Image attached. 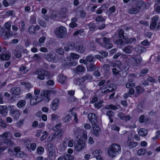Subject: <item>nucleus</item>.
I'll return each mask as SVG.
<instances>
[{
    "instance_id": "f257e3e1",
    "label": "nucleus",
    "mask_w": 160,
    "mask_h": 160,
    "mask_svg": "<svg viewBox=\"0 0 160 160\" xmlns=\"http://www.w3.org/2000/svg\"><path fill=\"white\" fill-rule=\"evenodd\" d=\"M40 91L38 89H35L34 91V93L35 95L31 99L30 103L31 105H35L42 100H44L45 102H48L50 99L49 98L50 93L48 91H42L41 94L38 95Z\"/></svg>"
},
{
    "instance_id": "f03ea898",
    "label": "nucleus",
    "mask_w": 160,
    "mask_h": 160,
    "mask_svg": "<svg viewBox=\"0 0 160 160\" xmlns=\"http://www.w3.org/2000/svg\"><path fill=\"white\" fill-rule=\"evenodd\" d=\"M121 151L120 146L114 143L111 145L108 149V154L112 158L115 157Z\"/></svg>"
},
{
    "instance_id": "7ed1b4c3",
    "label": "nucleus",
    "mask_w": 160,
    "mask_h": 160,
    "mask_svg": "<svg viewBox=\"0 0 160 160\" xmlns=\"http://www.w3.org/2000/svg\"><path fill=\"white\" fill-rule=\"evenodd\" d=\"M54 33L57 38H63L66 36L67 31L65 27L61 26L55 28Z\"/></svg>"
},
{
    "instance_id": "20e7f679",
    "label": "nucleus",
    "mask_w": 160,
    "mask_h": 160,
    "mask_svg": "<svg viewBox=\"0 0 160 160\" xmlns=\"http://www.w3.org/2000/svg\"><path fill=\"white\" fill-rule=\"evenodd\" d=\"M142 59L139 55H136L134 57H131L129 59V62L133 67L138 66L141 63Z\"/></svg>"
},
{
    "instance_id": "39448f33",
    "label": "nucleus",
    "mask_w": 160,
    "mask_h": 160,
    "mask_svg": "<svg viewBox=\"0 0 160 160\" xmlns=\"http://www.w3.org/2000/svg\"><path fill=\"white\" fill-rule=\"evenodd\" d=\"M36 74L37 75L38 78L43 80L45 79V76H48L50 75V73L47 70L38 69L36 71Z\"/></svg>"
},
{
    "instance_id": "423d86ee",
    "label": "nucleus",
    "mask_w": 160,
    "mask_h": 160,
    "mask_svg": "<svg viewBox=\"0 0 160 160\" xmlns=\"http://www.w3.org/2000/svg\"><path fill=\"white\" fill-rule=\"evenodd\" d=\"M143 2L141 1H138L136 5L132 7L131 8L128 9V12L130 14H135L138 12L140 9L142 5Z\"/></svg>"
},
{
    "instance_id": "0eeeda50",
    "label": "nucleus",
    "mask_w": 160,
    "mask_h": 160,
    "mask_svg": "<svg viewBox=\"0 0 160 160\" xmlns=\"http://www.w3.org/2000/svg\"><path fill=\"white\" fill-rule=\"evenodd\" d=\"M88 119L92 124V127H94L98 123V117L93 113H90L88 115Z\"/></svg>"
},
{
    "instance_id": "6e6552de",
    "label": "nucleus",
    "mask_w": 160,
    "mask_h": 160,
    "mask_svg": "<svg viewBox=\"0 0 160 160\" xmlns=\"http://www.w3.org/2000/svg\"><path fill=\"white\" fill-rule=\"evenodd\" d=\"M85 145V142L81 139H79L74 143L75 148L78 151H79L83 149Z\"/></svg>"
},
{
    "instance_id": "1a4fd4ad",
    "label": "nucleus",
    "mask_w": 160,
    "mask_h": 160,
    "mask_svg": "<svg viewBox=\"0 0 160 160\" xmlns=\"http://www.w3.org/2000/svg\"><path fill=\"white\" fill-rule=\"evenodd\" d=\"M111 39L106 37L103 38V46L106 48L110 49L112 47V45L111 43Z\"/></svg>"
},
{
    "instance_id": "9d476101",
    "label": "nucleus",
    "mask_w": 160,
    "mask_h": 160,
    "mask_svg": "<svg viewBox=\"0 0 160 160\" xmlns=\"http://www.w3.org/2000/svg\"><path fill=\"white\" fill-rule=\"evenodd\" d=\"M20 113L19 110L18 109L11 108L10 111V114L14 119L16 120L19 118Z\"/></svg>"
},
{
    "instance_id": "9b49d317",
    "label": "nucleus",
    "mask_w": 160,
    "mask_h": 160,
    "mask_svg": "<svg viewBox=\"0 0 160 160\" xmlns=\"http://www.w3.org/2000/svg\"><path fill=\"white\" fill-rule=\"evenodd\" d=\"M99 53L102 55H96L95 56L96 58L98 59L100 61L103 62L104 61V58H106L108 55L107 52L101 50L99 51Z\"/></svg>"
},
{
    "instance_id": "f8f14e48",
    "label": "nucleus",
    "mask_w": 160,
    "mask_h": 160,
    "mask_svg": "<svg viewBox=\"0 0 160 160\" xmlns=\"http://www.w3.org/2000/svg\"><path fill=\"white\" fill-rule=\"evenodd\" d=\"M81 78H76L73 80L74 83L76 85H78L81 89L84 92L86 89V86L84 84L82 83V81H80Z\"/></svg>"
},
{
    "instance_id": "ddd939ff",
    "label": "nucleus",
    "mask_w": 160,
    "mask_h": 160,
    "mask_svg": "<svg viewBox=\"0 0 160 160\" xmlns=\"http://www.w3.org/2000/svg\"><path fill=\"white\" fill-rule=\"evenodd\" d=\"M158 20L159 17L157 15L155 16L152 18V22L150 26L151 29L153 30L156 27Z\"/></svg>"
},
{
    "instance_id": "4468645a",
    "label": "nucleus",
    "mask_w": 160,
    "mask_h": 160,
    "mask_svg": "<svg viewBox=\"0 0 160 160\" xmlns=\"http://www.w3.org/2000/svg\"><path fill=\"white\" fill-rule=\"evenodd\" d=\"M22 51V48H19L13 50L12 52L17 58H20L22 56L21 53Z\"/></svg>"
},
{
    "instance_id": "2eb2a0df",
    "label": "nucleus",
    "mask_w": 160,
    "mask_h": 160,
    "mask_svg": "<svg viewBox=\"0 0 160 160\" xmlns=\"http://www.w3.org/2000/svg\"><path fill=\"white\" fill-rule=\"evenodd\" d=\"M59 99L58 98H55L53 100L50 105V107L52 110H55L58 108Z\"/></svg>"
},
{
    "instance_id": "dca6fc26",
    "label": "nucleus",
    "mask_w": 160,
    "mask_h": 160,
    "mask_svg": "<svg viewBox=\"0 0 160 160\" xmlns=\"http://www.w3.org/2000/svg\"><path fill=\"white\" fill-rule=\"evenodd\" d=\"M85 45L82 44L78 45L75 46V50L77 52L79 53H83L85 49Z\"/></svg>"
},
{
    "instance_id": "f3484780",
    "label": "nucleus",
    "mask_w": 160,
    "mask_h": 160,
    "mask_svg": "<svg viewBox=\"0 0 160 160\" xmlns=\"http://www.w3.org/2000/svg\"><path fill=\"white\" fill-rule=\"evenodd\" d=\"M91 130L92 134L96 136H98L100 132V128L97 124L94 127H92Z\"/></svg>"
},
{
    "instance_id": "a211bd4d",
    "label": "nucleus",
    "mask_w": 160,
    "mask_h": 160,
    "mask_svg": "<svg viewBox=\"0 0 160 160\" xmlns=\"http://www.w3.org/2000/svg\"><path fill=\"white\" fill-rule=\"evenodd\" d=\"M135 82L133 79L131 77H129V79L126 86L127 88L134 87L135 86Z\"/></svg>"
},
{
    "instance_id": "6ab92c4d",
    "label": "nucleus",
    "mask_w": 160,
    "mask_h": 160,
    "mask_svg": "<svg viewBox=\"0 0 160 160\" xmlns=\"http://www.w3.org/2000/svg\"><path fill=\"white\" fill-rule=\"evenodd\" d=\"M0 113L3 117H5L7 115V108L6 106H0Z\"/></svg>"
},
{
    "instance_id": "aec40b11",
    "label": "nucleus",
    "mask_w": 160,
    "mask_h": 160,
    "mask_svg": "<svg viewBox=\"0 0 160 160\" xmlns=\"http://www.w3.org/2000/svg\"><path fill=\"white\" fill-rule=\"evenodd\" d=\"M40 28V27L38 25L35 26L31 25L29 28L28 31L30 33H35L36 31L39 30Z\"/></svg>"
},
{
    "instance_id": "412c9836",
    "label": "nucleus",
    "mask_w": 160,
    "mask_h": 160,
    "mask_svg": "<svg viewBox=\"0 0 160 160\" xmlns=\"http://www.w3.org/2000/svg\"><path fill=\"white\" fill-rule=\"evenodd\" d=\"M20 90L18 87L12 88L10 90V92L13 95H18L20 94Z\"/></svg>"
},
{
    "instance_id": "4be33fe9",
    "label": "nucleus",
    "mask_w": 160,
    "mask_h": 160,
    "mask_svg": "<svg viewBox=\"0 0 160 160\" xmlns=\"http://www.w3.org/2000/svg\"><path fill=\"white\" fill-rule=\"evenodd\" d=\"M2 31H1L2 32V34H1V35L2 36V35L4 36L6 38H8L10 37V36H12V33L10 30H8V31H7L2 29Z\"/></svg>"
},
{
    "instance_id": "5701e85b",
    "label": "nucleus",
    "mask_w": 160,
    "mask_h": 160,
    "mask_svg": "<svg viewBox=\"0 0 160 160\" xmlns=\"http://www.w3.org/2000/svg\"><path fill=\"white\" fill-rule=\"evenodd\" d=\"M9 137L11 139L15 140V138L13 137L12 133L10 131H8L3 133L1 135V137L2 138H8V137Z\"/></svg>"
},
{
    "instance_id": "b1692460",
    "label": "nucleus",
    "mask_w": 160,
    "mask_h": 160,
    "mask_svg": "<svg viewBox=\"0 0 160 160\" xmlns=\"http://www.w3.org/2000/svg\"><path fill=\"white\" fill-rule=\"evenodd\" d=\"M132 47L130 45H128L124 47L122 49V51L126 53L130 54L132 53Z\"/></svg>"
},
{
    "instance_id": "393cba45",
    "label": "nucleus",
    "mask_w": 160,
    "mask_h": 160,
    "mask_svg": "<svg viewBox=\"0 0 160 160\" xmlns=\"http://www.w3.org/2000/svg\"><path fill=\"white\" fill-rule=\"evenodd\" d=\"M146 49L143 46L137 45L135 49V50L138 53H141L145 51Z\"/></svg>"
},
{
    "instance_id": "a878e982",
    "label": "nucleus",
    "mask_w": 160,
    "mask_h": 160,
    "mask_svg": "<svg viewBox=\"0 0 160 160\" xmlns=\"http://www.w3.org/2000/svg\"><path fill=\"white\" fill-rule=\"evenodd\" d=\"M92 79V76L89 74H86L83 77L81 78L80 81H82V83L84 84V82L86 80L90 81Z\"/></svg>"
},
{
    "instance_id": "bb28decb",
    "label": "nucleus",
    "mask_w": 160,
    "mask_h": 160,
    "mask_svg": "<svg viewBox=\"0 0 160 160\" xmlns=\"http://www.w3.org/2000/svg\"><path fill=\"white\" fill-rule=\"evenodd\" d=\"M66 77L62 74H60L58 76V81L59 82L63 84L66 82Z\"/></svg>"
},
{
    "instance_id": "cd10ccee",
    "label": "nucleus",
    "mask_w": 160,
    "mask_h": 160,
    "mask_svg": "<svg viewBox=\"0 0 160 160\" xmlns=\"http://www.w3.org/2000/svg\"><path fill=\"white\" fill-rule=\"evenodd\" d=\"M5 143L9 146H13L15 145V143L9 138H5L4 139Z\"/></svg>"
},
{
    "instance_id": "c85d7f7f",
    "label": "nucleus",
    "mask_w": 160,
    "mask_h": 160,
    "mask_svg": "<svg viewBox=\"0 0 160 160\" xmlns=\"http://www.w3.org/2000/svg\"><path fill=\"white\" fill-rule=\"evenodd\" d=\"M110 87H112V88L111 90H109L108 89L106 90H104L103 91V90H102V92L104 93H107L115 90L116 88V86L115 84L113 83L110 84Z\"/></svg>"
},
{
    "instance_id": "c756f323",
    "label": "nucleus",
    "mask_w": 160,
    "mask_h": 160,
    "mask_svg": "<svg viewBox=\"0 0 160 160\" xmlns=\"http://www.w3.org/2000/svg\"><path fill=\"white\" fill-rule=\"evenodd\" d=\"M138 143L136 142L128 140L127 142V146L130 148H132L136 146Z\"/></svg>"
},
{
    "instance_id": "7c9ffc66",
    "label": "nucleus",
    "mask_w": 160,
    "mask_h": 160,
    "mask_svg": "<svg viewBox=\"0 0 160 160\" xmlns=\"http://www.w3.org/2000/svg\"><path fill=\"white\" fill-rule=\"evenodd\" d=\"M118 34L120 38H122L124 39H126V38L124 36V32L123 30L119 28L118 30Z\"/></svg>"
},
{
    "instance_id": "2f4dec72",
    "label": "nucleus",
    "mask_w": 160,
    "mask_h": 160,
    "mask_svg": "<svg viewBox=\"0 0 160 160\" xmlns=\"http://www.w3.org/2000/svg\"><path fill=\"white\" fill-rule=\"evenodd\" d=\"M139 134L142 136H145L148 134V131L145 128H141L138 131Z\"/></svg>"
},
{
    "instance_id": "473e14b6",
    "label": "nucleus",
    "mask_w": 160,
    "mask_h": 160,
    "mask_svg": "<svg viewBox=\"0 0 160 160\" xmlns=\"http://www.w3.org/2000/svg\"><path fill=\"white\" fill-rule=\"evenodd\" d=\"M45 57L46 59L50 61H54L53 58H54L53 55L51 53H48L45 54Z\"/></svg>"
},
{
    "instance_id": "72a5a7b5",
    "label": "nucleus",
    "mask_w": 160,
    "mask_h": 160,
    "mask_svg": "<svg viewBox=\"0 0 160 160\" xmlns=\"http://www.w3.org/2000/svg\"><path fill=\"white\" fill-rule=\"evenodd\" d=\"M63 133V132L61 129H59L58 130L56 131L54 134L57 138H59L62 136Z\"/></svg>"
},
{
    "instance_id": "f704fd0d",
    "label": "nucleus",
    "mask_w": 160,
    "mask_h": 160,
    "mask_svg": "<svg viewBox=\"0 0 160 160\" xmlns=\"http://www.w3.org/2000/svg\"><path fill=\"white\" fill-rule=\"evenodd\" d=\"M84 29L82 28L78 29L76 31L73 33L74 36H77L79 35L80 36H82L83 35Z\"/></svg>"
},
{
    "instance_id": "c9c22d12",
    "label": "nucleus",
    "mask_w": 160,
    "mask_h": 160,
    "mask_svg": "<svg viewBox=\"0 0 160 160\" xmlns=\"http://www.w3.org/2000/svg\"><path fill=\"white\" fill-rule=\"evenodd\" d=\"M48 158L49 160H55V152H48Z\"/></svg>"
},
{
    "instance_id": "e433bc0d",
    "label": "nucleus",
    "mask_w": 160,
    "mask_h": 160,
    "mask_svg": "<svg viewBox=\"0 0 160 160\" xmlns=\"http://www.w3.org/2000/svg\"><path fill=\"white\" fill-rule=\"evenodd\" d=\"M10 58V56L7 54H0V59L2 60H8Z\"/></svg>"
},
{
    "instance_id": "4c0bfd02",
    "label": "nucleus",
    "mask_w": 160,
    "mask_h": 160,
    "mask_svg": "<svg viewBox=\"0 0 160 160\" xmlns=\"http://www.w3.org/2000/svg\"><path fill=\"white\" fill-rule=\"evenodd\" d=\"M85 70V68L81 65L78 66L76 68V71L77 72H84Z\"/></svg>"
},
{
    "instance_id": "58836bf2",
    "label": "nucleus",
    "mask_w": 160,
    "mask_h": 160,
    "mask_svg": "<svg viewBox=\"0 0 160 160\" xmlns=\"http://www.w3.org/2000/svg\"><path fill=\"white\" fill-rule=\"evenodd\" d=\"M26 102L25 100H21L17 103V107L19 108H20L23 107H24L26 105Z\"/></svg>"
},
{
    "instance_id": "ea45409f",
    "label": "nucleus",
    "mask_w": 160,
    "mask_h": 160,
    "mask_svg": "<svg viewBox=\"0 0 160 160\" xmlns=\"http://www.w3.org/2000/svg\"><path fill=\"white\" fill-rule=\"evenodd\" d=\"M125 40L126 41L125 42L127 44H131L136 41V39L134 38H129L128 39L126 38V39Z\"/></svg>"
},
{
    "instance_id": "a19ab883",
    "label": "nucleus",
    "mask_w": 160,
    "mask_h": 160,
    "mask_svg": "<svg viewBox=\"0 0 160 160\" xmlns=\"http://www.w3.org/2000/svg\"><path fill=\"white\" fill-rule=\"evenodd\" d=\"M86 59L87 62H90L94 61L95 59L94 57L92 55H89L86 57Z\"/></svg>"
},
{
    "instance_id": "79ce46f5",
    "label": "nucleus",
    "mask_w": 160,
    "mask_h": 160,
    "mask_svg": "<svg viewBox=\"0 0 160 160\" xmlns=\"http://www.w3.org/2000/svg\"><path fill=\"white\" fill-rule=\"evenodd\" d=\"M103 102V101L101 100L98 102L95 103L94 104V106L96 108L99 109L102 107V103Z\"/></svg>"
},
{
    "instance_id": "37998d69",
    "label": "nucleus",
    "mask_w": 160,
    "mask_h": 160,
    "mask_svg": "<svg viewBox=\"0 0 160 160\" xmlns=\"http://www.w3.org/2000/svg\"><path fill=\"white\" fill-rule=\"evenodd\" d=\"M26 69V67L25 66H22L20 68L19 71L21 72L22 75L24 74L27 72Z\"/></svg>"
},
{
    "instance_id": "c03bdc74",
    "label": "nucleus",
    "mask_w": 160,
    "mask_h": 160,
    "mask_svg": "<svg viewBox=\"0 0 160 160\" xmlns=\"http://www.w3.org/2000/svg\"><path fill=\"white\" fill-rule=\"evenodd\" d=\"M143 108V106L142 103H140L139 104L137 107V111L139 113L142 112V109Z\"/></svg>"
},
{
    "instance_id": "a18cd8bd",
    "label": "nucleus",
    "mask_w": 160,
    "mask_h": 160,
    "mask_svg": "<svg viewBox=\"0 0 160 160\" xmlns=\"http://www.w3.org/2000/svg\"><path fill=\"white\" fill-rule=\"evenodd\" d=\"M48 152H55V148L52 144H48Z\"/></svg>"
},
{
    "instance_id": "49530a36",
    "label": "nucleus",
    "mask_w": 160,
    "mask_h": 160,
    "mask_svg": "<svg viewBox=\"0 0 160 160\" xmlns=\"http://www.w3.org/2000/svg\"><path fill=\"white\" fill-rule=\"evenodd\" d=\"M146 152V150L144 148L139 149L138 151V153L139 155H144Z\"/></svg>"
},
{
    "instance_id": "de8ad7c7",
    "label": "nucleus",
    "mask_w": 160,
    "mask_h": 160,
    "mask_svg": "<svg viewBox=\"0 0 160 160\" xmlns=\"http://www.w3.org/2000/svg\"><path fill=\"white\" fill-rule=\"evenodd\" d=\"M44 148L42 147H39L37 149V152L39 154H41L44 152Z\"/></svg>"
},
{
    "instance_id": "09e8293b",
    "label": "nucleus",
    "mask_w": 160,
    "mask_h": 160,
    "mask_svg": "<svg viewBox=\"0 0 160 160\" xmlns=\"http://www.w3.org/2000/svg\"><path fill=\"white\" fill-rule=\"evenodd\" d=\"M112 72L113 75L116 76L119 74L120 71L116 68H112Z\"/></svg>"
},
{
    "instance_id": "8fccbe9b",
    "label": "nucleus",
    "mask_w": 160,
    "mask_h": 160,
    "mask_svg": "<svg viewBox=\"0 0 160 160\" xmlns=\"http://www.w3.org/2000/svg\"><path fill=\"white\" fill-rule=\"evenodd\" d=\"M106 108L107 109H111L112 110H116L118 108V107L114 106L113 104H110L108 105H107L106 106Z\"/></svg>"
},
{
    "instance_id": "3c124183",
    "label": "nucleus",
    "mask_w": 160,
    "mask_h": 160,
    "mask_svg": "<svg viewBox=\"0 0 160 160\" xmlns=\"http://www.w3.org/2000/svg\"><path fill=\"white\" fill-rule=\"evenodd\" d=\"M22 136L21 133L19 132H18L16 130H15L13 133V136L15 138H20Z\"/></svg>"
},
{
    "instance_id": "603ef678",
    "label": "nucleus",
    "mask_w": 160,
    "mask_h": 160,
    "mask_svg": "<svg viewBox=\"0 0 160 160\" xmlns=\"http://www.w3.org/2000/svg\"><path fill=\"white\" fill-rule=\"evenodd\" d=\"M124 43H125V42H124L121 38L117 40L116 41V44L120 46L123 45Z\"/></svg>"
},
{
    "instance_id": "864d4df0",
    "label": "nucleus",
    "mask_w": 160,
    "mask_h": 160,
    "mask_svg": "<svg viewBox=\"0 0 160 160\" xmlns=\"http://www.w3.org/2000/svg\"><path fill=\"white\" fill-rule=\"evenodd\" d=\"M38 23L42 27L45 28L46 26V23L43 20H39L38 21Z\"/></svg>"
},
{
    "instance_id": "5fc2aeb1",
    "label": "nucleus",
    "mask_w": 160,
    "mask_h": 160,
    "mask_svg": "<svg viewBox=\"0 0 160 160\" xmlns=\"http://www.w3.org/2000/svg\"><path fill=\"white\" fill-rule=\"evenodd\" d=\"M136 92L138 93H142L144 91L143 89L139 86H138L136 87Z\"/></svg>"
},
{
    "instance_id": "6e6d98bb",
    "label": "nucleus",
    "mask_w": 160,
    "mask_h": 160,
    "mask_svg": "<svg viewBox=\"0 0 160 160\" xmlns=\"http://www.w3.org/2000/svg\"><path fill=\"white\" fill-rule=\"evenodd\" d=\"M106 115L108 116L109 118V117L112 118L114 117L115 115V113L114 112L108 110L107 112Z\"/></svg>"
},
{
    "instance_id": "4d7b16f0",
    "label": "nucleus",
    "mask_w": 160,
    "mask_h": 160,
    "mask_svg": "<svg viewBox=\"0 0 160 160\" xmlns=\"http://www.w3.org/2000/svg\"><path fill=\"white\" fill-rule=\"evenodd\" d=\"M96 64L94 63H90L88 67L89 71H91L95 69Z\"/></svg>"
},
{
    "instance_id": "13d9d810",
    "label": "nucleus",
    "mask_w": 160,
    "mask_h": 160,
    "mask_svg": "<svg viewBox=\"0 0 160 160\" xmlns=\"http://www.w3.org/2000/svg\"><path fill=\"white\" fill-rule=\"evenodd\" d=\"M64 160H73V158L70 155L66 154L63 156Z\"/></svg>"
},
{
    "instance_id": "bf43d9fd",
    "label": "nucleus",
    "mask_w": 160,
    "mask_h": 160,
    "mask_svg": "<svg viewBox=\"0 0 160 160\" xmlns=\"http://www.w3.org/2000/svg\"><path fill=\"white\" fill-rule=\"evenodd\" d=\"M70 55V57L73 59H78L79 57V55L78 54L75 53H71Z\"/></svg>"
},
{
    "instance_id": "052dcab7",
    "label": "nucleus",
    "mask_w": 160,
    "mask_h": 160,
    "mask_svg": "<svg viewBox=\"0 0 160 160\" xmlns=\"http://www.w3.org/2000/svg\"><path fill=\"white\" fill-rule=\"evenodd\" d=\"M148 69H143L141 70L140 75L141 76H144L145 74L148 73Z\"/></svg>"
},
{
    "instance_id": "680f3d73",
    "label": "nucleus",
    "mask_w": 160,
    "mask_h": 160,
    "mask_svg": "<svg viewBox=\"0 0 160 160\" xmlns=\"http://www.w3.org/2000/svg\"><path fill=\"white\" fill-rule=\"evenodd\" d=\"M68 46L69 47V48L71 50H73L74 49H75L76 46H75L73 42L68 43Z\"/></svg>"
},
{
    "instance_id": "e2e57ef3",
    "label": "nucleus",
    "mask_w": 160,
    "mask_h": 160,
    "mask_svg": "<svg viewBox=\"0 0 160 160\" xmlns=\"http://www.w3.org/2000/svg\"><path fill=\"white\" fill-rule=\"evenodd\" d=\"M55 51L57 53L61 55H63L64 53V51L63 49L62 48H60L57 49Z\"/></svg>"
},
{
    "instance_id": "0e129e2a",
    "label": "nucleus",
    "mask_w": 160,
    "mask_h": 160,
    "mask_svg": "<svg viewBox=\"0 0 160 160\" xmlns=\"http://www.w3.org/2000/svg\"><path fill=\"white\" fill-rule=\"evenodd\" d=\"M79 12L81 17L83 18L85 17L86 13L84 10L82 9L80 10H79Z\"/></svg>"
},
{
    "instance_id": "69168bd1",
    "label": "nucleus",
    "mask_w": 160,
    "mask_h": 160,
    "mask_svg": "<svg viewBox=\"0 0 160 160\" xmlns=\"http://www.w3.org/2000/svg\"><path fill=\"white\" fill-rule=\"evenodd\" d=\"M14 12L12 10H8L6 13L5 15L6 16H14Z\"/></svg>"
},
{
    "instance_id": "338daca9",
    "label": "nucleus",
    "mask_w": 160,
    "mask_h": 160,
    "mask_svg": "<svg viewBox=\"0 0 160 160\" xmlns=\"http://www.w3.org/2000/svg\"><path fill=\"white\" fill-rule=\"evenodd\" d=\"M5 28L8 30H10L11 24L9 22H6L5 24Z\"/></svg>"
},
{
    "instance_id": "774afa93",
    "label": "nucleus",
    "mask_w": 160,
    "mask_h": 160,
    "mask_svg": "<svg viewBox=\"0 0 160 160\" xmlns=\"http://www.w3.org/2000/svg\"><path fill=\"white\" fill-rule=\"evenodd\" d=\"M96 20L97 22H102L103 21H104L105 20L102 16H98L96 18Z\"/></svg>"
}]
</instances>
